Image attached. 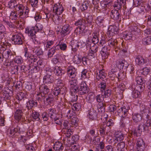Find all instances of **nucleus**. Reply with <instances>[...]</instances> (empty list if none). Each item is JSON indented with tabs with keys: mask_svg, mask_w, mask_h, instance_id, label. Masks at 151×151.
I'll use <instances>...</instances> for the list:
<instances>
[{
	"mask_svg": "<svg viewBox=\"0 0 151 151\" xmlns=\"http://www.w3.org/2000/svg\"><path fill=\"white\" fill-rule=\"evenodd\" d=\"M55 110L53 109H50L49 110L48 114L50 117L52 119H54L56 115L55 113Z\"/></svg>",
	"mask_w": 151,
	"mask_h": 151,
	"instance_id": "51",
	"label": "nucleus"
},
{
	"mask_svg": "<svg viewBox=\"0 0 151 151\" xmlns=\"http://www.w3.org/2000/svg\"><path fill=\"white\" fill-rule=\"evenodd\" d=\"M135 62L137 64L139 65H142L144 63L147 62L140 55H138L136 57L135 60Z\"/></svg>",
	"mask_w": 151,
	"mask_h": 151,
	"instance_id": "26",
	"label": "nucleus"
},
{
	"mask_svg": "<svg viewBox=\"0 0 151 151\" xmlns=\"http://www.w3.org/2000/svg\"><path fill=\"white\" fill-rule=\"evenodd\" d=\"M104 18L103 17L99 16L96 20V23L100 26H104Z\"/></svg>",
	"mask_w": 151,
	"mask_h": 151,
	"instance_id": "32",
	"label": "nucleus"
},
{
	"mask_svg": "<svg viewBox=\"0 0 151 151\" xmlns=\"http://www.w3.org/2000/svg\"><path fill=\"white\" fill-rule=\"evenodd\" d=\"M136 80L137 83L141 85L145 84V80L141 76L137 77Z\"/></svg>",
	"mask_w": 151,
	"mask_h": 151,
	"instance_id": "40",
	"label": "nucleus"
},
{
	"mask_svg": "<svg viewBox=\"0 0 151 151\" xmlns=\"http://www.w3.org/2000/svg\"><path fill=\"white\" fill-rule=\"evenodd\" d=\"M24 56L27 58L29 65H30L31 64L35 62L37 60L36 57L33 55L28 53L27 50L24 51Z\"/></svg>",
	"mask_w": 151,
	"mask_h": 151,
	"instance_id": "9",
	"label": "nucleus"
},
{
	"mask_svg": "<svg viewBox=\"0 0 151 151\" xmlns=\"http://www.w3.org/2000/svg\"><path fill=\"white\" fill-rule=\"evenodd\" d=\"M120 15L119 12L116 10L111 11L110 16L112 19L114 20H117L119 18Z\"/></svg>",
	"mask_w": 151,
	"mask_h": 151,
	"instance_id": "24",
	"label": "nucleus"
},
{
	"mask_svg": "<svg viewBox=\"0 0 151 151\" xmlns=\"http://www.w3.org/2000/svg\"><path fill=\"white\" fill-rule=\"evenodd\" d=\"M73 61L75 64H79L81 61V57L79 55H76L74 56Z\"/></svg>",
	"mask_w": 151,
	"mask_h": 151,
	"instance_id": "36",
	"label": "nucleus"
},
{
	"mask_svg": "<svg viewBox=\"0 0 151 151\" xmlns=\"http://www.w3.org/2000/svg\"><path fill=\"white\" fill-rule=\"evenodd\" d=\"M23 61V58L21 56H17L15 58L14 62L17 64H21L22 63Z\"/></svg>",
	"mask_w": 151,
	"mask_h": 151,
	"instance_id": "47",
	"label": "nucleus"
},
{
	"mask_svg": "<svg viewBox=\"0 0 151 151\" xmlns=\"http://www.w3.org/2000/svg\"><path fill=\"white\" fill-rule=\"evenodd\" d=\"M81 106L79 103H76L73 104L72 106V109L73 110L78 111L81 109Z\"/></svg>",
	"mask_w": 151,
	"mask_h": 151,
	"instance_id": "52",
	"label": "nucleus"
},
{
	"mask_svg": "<svg viewBox=\"0 0 151 151\" xmlns=\"http://www.w3.org/2000/svg\"><path fill=\"white\" fill-rule=\"evenodd\" d=\"M98 87L100 88L101 91H104L106 88V81L105 80H103V81L99 84Z\"/></svg>",
	"mask_w": 151,
	"mask_h": 151,
	"instance_id": "41",
	"label": "nucleus"
},
{
	"mask_svg": "<svg viewBox=\"0 0 151 151\" xmlns=\"http://www.w3.org/2000/svg\"><path fill=\"white\" fill-rule=\"evenodd\" d=\"M57 86L60 87V93L62 94L65 92L66 91V88L64 86V84L62 83L61 81H59L57 83Z\"/></svg>",
	"mask_w": 151,
	"mask_h": 151,
	"instance_id": "30",
	"label": "nucleus"
},
{
	"mask_svg": "<svg viewBox=\"0 0 151 151\" xmlns=\"http://www.w3.org/2000/svg\"><path fill=\"white\" fill-rule=\"evenodd\" d=\"M16 11L12 12L9 16L12 20L17 19L18 18H24L28 17L29 10L27 7H25L22 4H18L15 8Z\"/></svg>",
	"mask_w": 151,
	"mask_h": 151,
	"instance_id": "1",
	"label": "nucleus"
},
{
	"mask_svg": "<svg viewBox=\"0 0 151 151\" xmlns=\"http://www.w3.org/2000/svg\"><path fill=\"white\" fill-rule=\"evenodd\" d=\"M12 55V53L9 49L5 50L3 52V55L6 59H8Z\"/></svg>",
	"mask_w": 151,
	"mask_h": 151,
	"instance_id": "37",
	"label": "nucleus"
},
{
	"mask_svg": "<svg viewBox=\"0 0 151 151\" xmlns=\"http://www.w3.org/2000/svg\"><path fill=\"white\" fill-rule=\"evenodd\" d=\"M125 146V144L124 142H120L117 144V150L119 151H123Z\"/></svg>",
	"mask_w": 151,
	"mask_h": 151,
	"instance_id": "43",
	"label": "nucleus"
},
{
	"mask_svg": "<svg viewBox=\"0 0 151 151\" xmlns=\"http://www.w3.org/2000/svg\"><path fill=\"white\" fill-rule=\"evenodd\" d=\"M141 133L142 132H140V131L139 132V131L137 129L133 130L131 131L132 134L136 137L140 136Z\"/></svg>",
	"mask_w": 151,
	"mask_h": 151,
	"instance_id": "54",
	"label": "nucleus"
},
{
	"mask_svg": "<svg viewBox=\"0 0 151 151\" xmlns=\"http://www.w3.org/2000/svg\"><path fill=\"white\" fill-rule=\"evenodd\" d=\"M118 115L123 118L127 117L128 110L124 107H121L117 111Z\"/></svg>",
	"mask_w": 151,
	"mask_h": 151,
	"instance_id": "16",
	"label": "nucleus"
},
{
	"mask_svg": "<svg viewBox=\"0 0 151 151\" xmlns=\"http://www.w3.org/2000/svg\"><path fill=\"white\" fill-rule=\"evenodd\" d=\"M33 52H35L37 55H42L43 53L42 50L40 48H35L33 50Z\"/></svg>",
	"mask_w": 151,
	"mask_h": 151,
	"instance_id": "59",
	"label": "nucleus"
},
{
	"mask_svg": "<svg viewBox=\"0 0 151 151\" xmlns=\"http://www.w3.org/2000/svg\"><path fill=\"white\" fill-rule=\"evenodd\" d=\"M58 15V14H53L51 17L52 20L56 24H59L61 20V17Z\"/></svg>",
	"mask_w": 151,
	"mask_h": 151,
	"instance_id": "28",
	"label": "nucleus"
},
{
	"mask_svg": "<svg viewBox=\"0 0 151 151\" xmlns=\"http://www.w3.org/2000/svg\"><path fill=\"white\" fill-rule=\"evenodd\" d=\"M22 110L18 109L15 112L14 117L15 119L18 121L21 119L22 115ZM22 121L24 120V119H22Z\"/></svg>",
	"mask_w": 151,
	"mask_h": 151,
	"instance_id": "23",
	"label": "nucleus"
},
{
	"mask_svg": "<svg viewBox=\"0 0 151 151\" xmlns=\"http://www.w3.org/2000/svg\"><path fill=\"white\" fill-rule=\"evenodd\" d=\"M58 46H53L48 50L47 55L49 57H52L56 51L58 50Z\"/></svg>",
	"mask_w": 151,
	"mask_h": 151,
	"instance_id": "29",
	"label": "nucleus"
},
{
	"mask_svg": "<svg viewBox=\"0 0 151 151\" xmlns=\"http://www.w3.org/2000/svg\"><path fill=\"white\" fill-rule=\"evenodd\" d=\"M34 27L37 32L42 30L43 28V25L40 23L37 24Z\"/></svg>",
	"mask_w": 151,
	"mask_h": 151,
	"instance_id": "50",
	"label": "nucleus"
},
{
	"mask_svg": "<svg viewBox=\"0 0 151 151\" xmlns=\"http://www.w3.org/2000/svg\"><path fill=\"white\" fill-rule=\"evenodd\" d=\"M115 137L114 142L116 144L118 141L123 140L124 138V135L120 132L117 131L115 133L114 135Z\"/></svg>",
	"mask_w": 151,
	"mask_h": 151,
	"instance_id": "18",
	"label": "nucleus"
},
{
	"mask_svg": "<svg viewBox=\"0 0 151 151\" xmlns=\"http://www.w3.org/2000/svg\"><path fill=\"white\" fill-rule=\"evenodd\" d=\"M108 45L111 47H114L115 49L117 47V41L115 39L111 38L107 41Z\"/></svg>",
	"mask_w": 151,
	"mask_h": 151,
	"instance_id": "22",
	"label": "nucleus"
},
{
	"mask_svg": "<svg viewBox=\"0 0 151 151\" xmlns=\"http://www.w3.org/2000/svg\"><path fill=\"white\" fill-rule=\"evenodd\" d=\"M72 30V27L68 24H65L63 26L60 33L61 36L64 37L68 35Z\"/></svg>",
	"mask_w": 151,
	"mask_h": 151,
	"instance_id": "7",
	"label": "nucleus"
},
{
	"mask_svg": "<svg viewBox=\"0 0 151 151\" xmlns=\"http://www.w3.org/2000/svg\"><path fill=\"white\" fill-rule=\"evenodd\" d=\"M56 46H58V50H59V48L62 50L65 51L66 50L67 48V45L64 43H61L60 44H59L56 45Z\"/></svg>",
	"mask_w": 151,
	"mask_h": 151,
	"instance_id": "48",
	"label": "nucleus"
},
{
	"mask_svg": "<svg viewBox=\"0 0 151 151\" xmlns=\"http://www.w3.org/2000/svg\"><path fill=\"white\" fill-rule=\"evenodd\" d=\"M145 148V145L142 139L139 138L136 143V149L137 151H143Z\"/></svg>",
	"mask_w": 151,
	"mask_h": 151,
	"instance_id": "15",
	"label": "nucleus"
},
{
	"mask_svg": "<svg viewBox=\"0 0 151 151\" xmlns=\"http://www.w3.org/2000/svg\"><path fill=\"white\" fill-rule=\"evenodd\" d=\"M85 21L83 19H80L78 20L75 23V24L76 26H79V27H85Z\"/></svg>",
	"mask_w": 151,
	"mask_h": 151,
	"instance_id": "34",
	"label": "nucleus"
},
{
	"mask_svg": "<svg viewBox=\"0 0 151 151\" xmlns=\"http://www.w3.org/2000/svg\"><path fill=\"white\" fill-rule=\"evenodd\" d=\"M62 68L59 66H55L54 70V73L57 76H60L63 74Z\"/></svg>",
	"mask_w": 151,
	"mask_h": 151,
	"instance_id": "33",
	"label": "nucleus"
},
{
	"mask_svg": "<svg viewBox=\"0 0 151 151\" xmlns=\"http://www.w3.org/2000/svg\"><path fill=\"white\" fill-rule=\"evenodd\" d=\"M70 45L71 47L72 51L76 52L78 50V48L80 47L81 48V43L76 40H73L70 42Z\"/></svg>",
	"mask_w": 151,
	"mask_h": 151,
	"instance_id": "13",
	"label": "nucleus"
},
{
	"mask_svg": "<svg viewBox=\"0 0 151 151\" xmlns=\"http://www.w3.org/2000/svg\"><path fill=\"white\" fill-rule=\"evenodd\" d=\"M78 91L81 95H84L88 91V88L85 81H82L78 87Z\"/></svg>",
	"mask_w": 151,
	"mask_h": 151,
	"instance_id": "5",
	"label": "nucleus"
},
{
	"mask_svg": "<svg viewBox=\"0 0 151 151\" xmlns=\"http://www.w3.org/2000/svg\"><path fill=\"white\" fill-rule=\"evenodd\" d=\"M23 36L20 34H16L12 36V40L14 44L20 45L23 43Z\"/></svg>",
	"mask_w": 151,
	"mask_h": 151,
	"instance_id": "11",
	"label": "nucleus"
},
{
	"mask_svg": "<svg viewBox=\"0 0 151 151\" xmlns=\"http://www.w3.org/2000/svg\"><path fill=\"white\" fill-rule=\"evenodd\" d=\"M63 148V145L60 142H56L54 145L53 149L56 151H62Z\"/></svg>",
	"mask_w": 151,
	"mask_h": 151,
	"instance_id": "25",
	"label": "nucleus"
},
{
	"mask_svg": "<svg viewBox=\"0 0 151 151\" xmlns=\"http://www.w3.org/2000/svg\"><path fill=\"white\" fill-rule=\"evenodd\" d=\"M37 103L32 100H30L27 102L26 106L28 109H31L33 106H36Z\"/></svg>",
	"mask_w": 151,
	"mask_h": 151,
	"instance_id": "31",
	"label": "nucleus"
},
{
	"mask_svg": "<svg viewBox=\"0 0 151 151\" xmlns=\"http://www.w3.org/2000/svg\"><path fill=\"white\" fill-rule=\"evenodd\" d=\"M54 42L53 41L50 40L47 41L44 44V45L45 49H47L48 48H50V47L54 44Z\"/></svg>",
	"mask_w": 151,
	"mask_h": 151,
	"instance_id": "44",
	"label": "nucleus"
},
{
	"mask_svg": "<svg viewBox=\"0 0 151 151\" xmlns=\"http://www.w3.org/2000/svg\"><path fill=\"white\" fill-rule=\"evenodd\" d=\"M69 84L70 85V92H78L77 80L75 78H71L69 81Z\"/></svg>",
	"mask_w": 151,
	"mask_h": 151,
	"instance_id": "10",
	"label": "nucleus"
},
{
	"mask_svg": "<svg viewBox=\"0 0 151 151\" xmlns=\"http://www.w3.org/2000/svg\"><path fill=\"white\" fill-rule=\"evenodd\" d=\"M1 78L3 81L8 82V83L9 84V82L11 81L12 79L11 78L9 77L8 74H3L1 77Z\"/></svg>",
	"mask_w": 151,
	"mask_h": 151,
	"instance_id": "49",
	"label": "nucleus"
},
{
	"mask_svg": "<svg viewBox=\"0 0 151 151\" xmlns=\"http://www.w3.org/2000/svg\"><path fill=\"white\" fill-rule=\"evenodd\" d=\"M53 96L52 95H49L48 97L46 98V101L45 102H46L48 104H50V103L53 101Z\"/></svg>",
	"mask_w": 151,
	"mask_h": 151,
	"instance_id": "63",
	"label": "nucleus"
},
{
	"mask_svg": "<svg viewBox=\"0 0 151 151\" xmlns=\"http://www.w3.org/2000/svg\"><path fill=\"white\" fill-rule=\"evenodd\" d=\"M25 135H20L19 137L18 140L19 142L24 143L26 142L27 137L26 134H25Z\"/></svg>",
	"mask_w": 151,
	"mask_h": 151,
	"instance_id": "55",
	"label": "nucleus"
},
{
	"mask_svg": "<svg viewBox=\"0 0 151 151\" xmlns=\"http://www.w3.org/2000/svg\"><path fill=\"white\" fill-rule=\"evenodd\" d=\"M17 4V1L15 0H11L8 3V6L11 9H14L16 8L17 6L19 4Z\"/></svg>",
	"mask_w": 151,
	"mask_h": 151,
	"instance_id": "35",
	"label": "nucleus"
},
{
	"mask_svg": "<svg viewBox=\"0 0 151 151\" xmlns=\"http://www.w3.org/2000/svg\"><path fill=\"white\" fill-rule=\"evenodd\" d=\"M149 68L147 67L144 68L142 70L141 73L142 75L145 76H146L148 75L150 72Z\"/></svg>",
	"mask_w": 151,
	"mask_h": 151,
	"instance_id": "56",
	"label": "nucleus"
},
{
	"mask_svg": "<svg viewBox=\"0 0 151 151\" xmlns=\"http://www.w3.org/2000/svg\"><path fill=\"white\" fill-rule=\"evenodd\" d=\"M142 86H139L137 89H134L132 93V97L134 98H137L141 96V92L142 91Z\"/></svg>",
	"mask_w": 151,
	"mask_h": 151,
	"instance_id": "19",
	"label": "nucleus"
},
{
	"mask_svg": "<svg viewBox=\"0 0 151 151\" xmlns=\"http://www.w3.org/2000/svg\"><path fill=\"white\" fill-rule=\"evenodd\" d=\"M104 96L102 94H99L95 97L96 101L100 104L97 105V109L99 113H101L104 111V109L103 106V104L101 103L104 100Z\"/></svg>",
	"mask_w": 151,
	"mask_h": 151,
	"instance_id": "3",
	"label": "nucleus"
},
{
	"mask_svg": "<svg viewBox=\"0 0 151 151\" xmlns=\"http://www.w3.org/2000/svg\"><path fill=\"white\" fill-rule=\"evenodd\" d=\"M131 32H137L139 31V29L136 25L132 26L131 27Z\"/></svg>",
	"mask_w": 151,
	"mask_h": 151,
	"instance_id": "62",
	"label": "nucleus"
},
{
	"mask_svg": "<svg viewBox=\"0 0 151 151\" xmlns=\"http://www.w3.org/2000/svg\"><path fill=\"white\" fill-rule=\"evenodd\" d=\"M147 85L148 89H149L148 95L151 98V78L149 79L147 83Z\"/></svg>",
	"mask_w": 151,
	"mask_h": 151,
	"instance_id": "64",
	"label": "nucleus"
},
{
	"mask_svg": "<svg viewBox=\"0 0 151 151\" xmlns=\"http://www.w3.org/2000/svg\"><path fill=\"white\" fill-rule=\"evenodd\" d=\"M25 32L27 34L28 36L32 40L35 44H36L38 43V41L36 39L35 33L37 32L33 27H27L25 29Z\"/></svg>",
	"mask_w": 151,
	"mask_h": 151,
	"instance_id": "2",
	"label": "nucleus"
},
{
	"mask_svg": "<svg viewBox=\"0 0 151 151\" xmlns=\"http://www.w3.org/2000/svg\"><path fill=\"white\" fill-rule=\"evenodd\" d=\"M47 75L43 78V82L46 84L52 83L53 82V77L51 76V70L50 68H47L46 70Z\"/></svg>",
	"mask_w": 151,
	"mask_h": 151,
	"instance_id": "4",
	"label": "nucleus"
},
{
	"mask_svg": "<svg viewBox=\"0 0 151 151\" xmlns=\"http://www.w3.org/2000/svg\"><path fill=\"white\" fill-rule=\"evenodd\" d=\"M78 119L76 116L73 117L71 120V126H76L78 122Z\"/></svg>",
	"mask_w": 151,
	"mask_h": 151,
	"instance_id": "60",
	"label": "nucleus"
},
{
	"mask_svg": "<svg viewBox=\"0 0 151 151\" xmlns=\"http://www.w3.org/2000/svg\"><path fill=\"white\" fill-rule=\"evenodd\" d=\"M96 78L97 80L99 79L101 80L104 79L106 76V74L105 73V70L104 69L99 70L98 72L96 74Z\"/></svg>",
	"mask_w": 151,
	"mask_h": 151,
	"instance_id": "21",
	"label": "nucleus"
},
{
	"mask_svg": "<svg viewBox=\"0 0 151 151\" xmlns=\"http://www.w3.org/2000/svg\"><path fill=\"white\" fill-rule=\"evenodd\" d=\"M88 111V116L90 119L93 120L97 118L98 113L94 108H91Z\"/></svg>",
	"mask_w": 151,
	"mask_h": 151,
	"instance_id": "17",
	"label": "nucleus"
},
{
	"mask_svg": "<svg viewBox=\"0 0 151 151\" xmlns=\"http://www.w3.org/2000/svg\"><path fill=\"white\" fill-rule=\"evenodd\" d=\"M71 96H70V100L72 102L76 101L77 100V96L76 95L77 92H70Z\"/></svg>",
	"mask_w": 151,
	"mask_h": 151,
	"instance_id": "42",
	"label": "nucleus"
},
{
	"mask_svg": "<svg viewBox=\"0 0 151 151\" xmlns=\"http://www.w3.org/2000/svg\"><path fill=\"white\" fill-rule=\"evenodd\" d=\"M60 87H55L53 91V93L54 95L55 96H57L60 93Z\"/></svg>",
	"mask_w": 151,
	"mask_h": 151,
	"instance_id": "58",
	"label": "nucleus"
},
{
	"mask_svg": "<svg viewBox=\"0 0 151 151\" xmlns=\"http://www.w3.org/2000/svg\"><path fill=\"white\" fill-rule=\"evenodd\" d=\"M39 0H29V3L32 7H33L32 11H35V9L34 7H37Z\"/></svg>",
	"mask_w": 151,
	"mask_h": 151,
	"instance_id": "39",
	"label": "nucleus"
},
{
	"mask_svg": "<svg viewBox=\"0 0 151 151\" xmlns=\"http://www.w3.org/2000/svg\"><path fill=\"white\" fill-rule=\"evenodd\" d=\"M44 13L46 15L45 17L42 18V13L40 12H37L34 17V19L37 22H39L42 19H46L47 21L49 19V18L51 17V14L49 12H45V10H44Z\"/></svg>",
	"mask_w": 151,
	"mask_h": 151,
	"instance_id": "8",
	"label": "nucleus"
},
{
	"mask_svg": "<svg viewBox=\"0 0 151 151\" xmlns=\"http://www.w3.org/2000/svg\"><path fill=\"white\" fill-rule=\"evenodd\" d=\"M142 43L146 45L151 44V37L148 36L144 38L143 40Z\"/></svg>",
	"mask_w": 151,
	"mask_h": 151,
	"instance_id": "45",
	"label": "nucleus"
},
{
	"mask_svg": "<svg viewBox=\"0 0 151 151\" xmlns=\"http://www.w3.org/2000/svg\"><path fill=\"white\" fill-rule=\"evenodd\" d=\"M117 27L115 25L110 26L108 28L107 34L110 36H113L117 33Z\"/></svg>",
	"mask_w": 151,
	"mask_h": 151,
	"instance_id": "20",
	"label": "nucleus"
},
{
	"mask_svg": "<svg viewBox=\"0 0 151 151\" xmlns=\"http://www.w3.org/2000/svg\"><path fill=\"white\" fill-rule=\"evenodd\" d=\"M101 53L103 59L107 58L109 55L107 47H103L102 48Z\"/></svg>",
	"mask_w": 151,
	"mask_h": 151,
	"instance_id": "27",
	"label": "nucleus"
},
{
	"mask_svg": "<svg viewBox=\"0 0 151 151\" xmlns=\"http://www.w3.org/2000/svg\"><path fill=\"white\" fill-rule=\"evenodd\" d=\"M142 119V117L140 115L138 114H134L132 116V119L134 122H140Z\"/></svg>",
	"mask_w": 151,
	"mask_h": 151,
	"instance_id": "38",
	"label": "nucleus"
},
{
	"mask_svg": "<svg viewBox=\"0 0 151 151\" xmlns=\"http://www.w3.org/2000/svg\"><path fill=\"white\" fill-rule=\"evenodd\" d=\"M89 6L88 2L87 1H83L81 6V9L82 11L86 10Z\"/></svg>",
	"mask_w": 151,
	"mask_h": 151,
	"instance_id": "46",
	"label": "nucleus"
},
{
	"mask_svg": "<svg viewBox=\"0 0 151 151\" xmlns=\"http://www.w3.org/2000/svg\"><path fill=\"white\" fill-rule=\"evenodd\" d=\"M39 114L38 112L34 111L32 112V116L34 119L35 120L37 119V120H39L40 119V118H39Z\"/></svg>",
	"mask_w": 151,
	"mask_h": 151,
	"instance_id": "61",
	"label": "nucleus"
},
{
	"mask_svg": "<svg viewBox=\"0 0 151 151\" xmlns=\"http://www.w3.org/2000/svg\"><path fill=\"white\" fill-rule=\"evenodd\" d=\"M40 93L37 94V98L38 99H40L41 97H44L47 94L49 91V89L48 87L45 85H42L39 88Z\"/></svg>",
	"mask_w": 151,
	"mask_h": 151,
	"instance_id": "6",
	"label": "nucleus"
},
{
	"mask_svg": "<svg viewBox=\"0 0 151 151\" xmlns=\"http://www.w3.org/2000/svg\"><path fill=\"white\" fill-rule=\"evenodd\" d=\"M67 74L69 77L71 78H73L76 76L77 72L76 68L70 66L67 68Z\"/></svg>",
	"mask_w": 151,
	"mask_h": 151,
	"instance_id": "14",
	"label": "nucleus"
},
{
	"mask_svg": "<svg viewBox=\"0 0 151 151\" xmlns=\"http://www.w3.org/2000/svg\"><path fill=\"white\" fill-rule=\"evenodd\" d=\"M86 28L85 27H79L77 28L75 30V32L78 34L82 33Z\"/></svg>",
	"mask_w": 151,
	"mask_h": 151,
	"instance_id": "53",
	"label": "nucleus"
},
{
	"mask_svg": "<svg viewBox=\"0 0 151 151\" xmlns=\"http://www.w3.org/2000/svg\"><path fill=\"white\" fill-rule=\"evenodd\" d=\"M63 128H65L66 129H69L71 126V125L70 124H68V121L66 120L64 121L63 124Z\"/></svg>",
	"mask_w": 151,
	"mask_h": 151,
	"instance_id": "57",
	"label": "nucleus"
},
{
	"mask_svg": "<svg viewBox=\"0 0 151 151\" xmlns=\"http://www.w3.org/2000/svg\"><path fill=\"white\" fill-rule=\"evenodd\" d=\"M64 10V8L62 4L59 3L55 4L53 7V12L60 15L62 13Z\"/></svg>",
	"mask_w": 151,
	"mask_h": 151,
	"instance_id": "12",
	"label": "nucleus"
}]
</instances>
